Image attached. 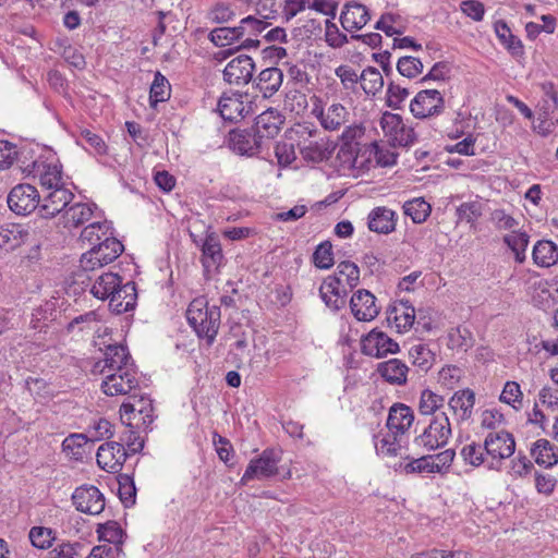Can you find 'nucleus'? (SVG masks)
I'll list each match as a JSON object with an SVG mask.
<instances>
[{
    "label": "nucleus",
    "mask_w": 558,
    "mask_h": 558,
    "mask_svg": "<svg viewBox=\"0 0 558 558\" xmlns=\"http://www.w3.org/2000/svg\"><path fill=\"white\" fill-rule=\"evenodd\" d=\"M281 123V117L276 110H266L257 116L246 132V157L257 156L268 160L271 140L278 134Z\"/></svg>",
    "instance_id": "1"
},
{
    "label": "nucleus",
    "mask_w": 558,
    "mask_h": 558,
    "mask_svg": "<svg viewBox=\"0 0 558 558\" xmlns=\"http://www.w3.org/2000/svg\"><path fill=\"white\" fill-rule=\"evenodd\" d=\"M220 310L218 306L208 307L205 298L194 299L187 310L186 319L199 338H204L207 344H211L218 333L220 325Z\"/></svg>",
    "instance_id": "2"
},
{
    "label": "nucleus",
    "mask_w": 558,
    "mask_h": 558,
    "mask_svg": "<svg viewBox=\"0 0 558 558\" xmlns=\"http://www.w3.org/2000/svg\"><path fill=\"white\" fill-rule=\"evenodd\" d=\"M296 134L300 153L305 161L319 163L331 157L335 149L332 142L327 137H317L319 132L313 124H300Z\"/></svg>",
    "instance_id": "3"
},
{
    "label": "nucleus",
    "mask_w": 558,
    "mask_h": 558,
    "mask_svg": "<svg viewBox=\"0 0 558 558\" xmlns=\"http://www.w3.org/2000/svg\"><path fill=\"white\" fill-rule=\"evenodd\" d=\"M452 435L451 424L445 412L435 415L424 430L414 438V446L423 451H435L445 447Z\"/></svg>",
    "instance_id": "4"
},
{
    "label": "nucleus",
    "mask_w": 558,
    "mask_h": 558,
    "mask_svg": "<svg viewBox=\"0 0 558 558\" xmlns=\"http://www.w3.org/2000/svg\"><path fill=\"white\" fill-rule=\"evenodd\" d=\"M123 248L119 240L108 234L102 241L82 255L80 260L81 268L85 272L101 268L118 258Z\"/></svg>",
    "instance_id": "5"
},
{
    "label": "nucleus",
    "mask_w": 558,
    "mask_h": 558,
    "mask_svg": "<svg viewBox=\"0 0 558 558\" xmlns=\"http://www.w3.org/2000/svg\"><path fill=\"white\" fill-rule=\"evenodd\" d=\"M135 368L126 347L122 344H108L105 348L104 356L95 363L93 373H98L106 378V375L118 374Z\"/></svg>",
    "instance_id": "6"
},
{
    "label": "nucleus",
    "mask_w": 558,
    "mask_h": 558,
    "mask_svg": "<svg viewBox=\"0 0 558 558\" xmlns=\"http://www.w3.org/2000/svg\"><path fill=\"white\" fill-rule=\"evenodd\" d=\"M379 125L389 145L392 147H407L412 145L416 135L412 128L405 125L401 116L391 112H384Z\"/></svg>",
    "instance_id": "7"
},
{
    "label": "nucleus",
    "mask_w": 558,
    "mask_h": 558,
    "mask_svg": "<svg viewBox=\"0 0 558 558\" xmlns=\"http://www.w3.org/2000/svg\"><path fill=\"white\" fill-rule=\"evenodd\" d=\"M312 114L318 119L320 125L327 131H338L349 121L350 116L347 108L339 102H333L325 109L318 97H314Z\"/></svg>",
    "instance_id": "8"
},
{
    "label": "nucleus",
    "mask_w": 558,
    "mask_h": 558,
    "mask_svg": "<svg viewBox=\"0 0 558 558\" xmlns=\"http://www.w3.org/2000/svg\"><path fill=\"white\" fill-rule=\"evenodd\" d=\"M40 195L31 184H19L8 195L9 208L16 215L25 216L38 207Z\"/></svg>",
    "instance_id": "9"
},
{
    "label": "nucleus",
    "mask_w": 558,
    "mask_h": 558,
    "mask_svg": "<svg viewBox=\"0 0 558 558\" xmlns=\"http://www.w3.org/2000/svg\"><path fill=\"white\" fill-rule=\"evenodd\" d=\"M444 108V97L437 89H424L418 92L410 104L412 114L418 119L438 116Z\"/></svg>",
    "instance_id": "10"
},
{
    "label": "nucleus",
    "mask_w": 558,
    "mask_h": 558,
    "mask_svg": "<svg viewBox=\"0 0 558 558\" xmlns=\"http://www.w3.org/2000/svg\"><path fill=\"white\" fill-rule=\"evenodd\" d=\"M361 350L365 355L380 359L387 354L398 353L400 348L399 344L385 332L373 329L362 338Z\"/></svg>",
    "instance_id": "11"
},
{
    "label": "nucleus",
    "mask_w": 558,
    "mask_h": 558,
    "mask_svg": "<svg viewBox=\"0 0 558 558\" xmlns=\"http://www.w3.org/2000/svg\"><path fill=\"white\" fill-rule=\"evenodd\" d=\"M72 501L77 511L92 515L99 514L105 509V497L94 485L77 487L72 494Z\"/></svg>",
    "instance_id": "12"
},
{
    "label": "nucleus",
    "mask_w": 558,
    "mask_h": 558,
    "mask_svg": "<svg viewBox=\"0 0 558 558\" xmlns=\"http://www.w3.org/2000/svg\"><path fill=\"white\" fill-rule=\"evenodd\" d=\"M281 460L279 451L274 449H266L263 453L250 461L246 468L247 480H264L271 477L278 473V463Z\"/></svg>",
    "instance_id": "13"
},
{
    "label": "nucleus",
    "mask_w": 558,
    "mask_h": 558,
    "mask_svg": "<svg viewBox=\"0 0 558 558\" xmlns=\"http://www.w3.org/2000/svg\"><path fill=\"white\" fill-rule=\"evenodd\" d=\"M484 449L493 460H504L513 454L515 441L508 432L489 433L485 438Z\"/></svg>",
    "instance_id": "14"
},
{
    "label": "nucleus",
    "mask_w": 558,
    "mask_h": 558,
    "mask_svg": "<svg viewBox=\"0 0 558 558\" xmlns=\"http://www.w3.org/2000/svg\"><path fill=\"white\" fill-rule=\"evenodd\" d=\"M138 380L136 369H129L118 374L106 375L101 381V389L107 396H122L130 393L136 386Z\"/></svg>",
    "instance_id": "15"
},
{
    "label": "nucleus",
    "mask_w": 558,
    "mask_h": 558,
    "mask_svg": "<svg viewBox=\"0 0 558 558\" xmlns=\"http://www.w3.org/2000/svg\"><path fill=\"white\" fill-rule=\"evenodd\" d=\"M126 458L125 449L122 444L110 441L99 446L96 454L98 465L111 473L121 470Z\"/></svg>",
    "instance_id": "16"
},
{
    "label": "nucleus",
    "mask_w": 558,
    "mask_h": 558,
    "mask_svg": "<svg viewBox=\"0 0 558 558\" xmlns=\"http://www.w3.org/2000/svg\"><path fill=\"white\" fill-rule=\"evenodd\" d=\"M319 294L328 307L338 311L345 305L348 291L340 277L328 276L319 288Z\"/></svg>",
    "instance_id": "17"
},
{
    "label": "nucleus",
    "mask_w": 558,
    "mask_h": 558,
    "mask_svg": "<svg viewBox=\"0 0 558 558\" xmlns=\"http://www.w3.org/2000/svg\"><path fill=\"white\" fill-rule=\"evenodd\" d=\"M41 197L39 213L43 217H54L70 204L73 193L63 187L44 192Z\"/></svg>",
    "instance_id": "18"
},
{
    "label": "nucleus",
    "mask_w": 558,
    "mask_h": 558,
    "mask_svg": "<svg viewBox=\"0 0 558 558\" xmlns=\"http://www.w3.org/2000/svg\"><path fill=\"white\" fill-rule=\"evenodd\" d=\"M351 312L360 322L374 319L379 310L375 303V296L368 290H357L350 300Z\"/></svg>",
    "instance_id": "19"
},
{
    "label": "nucleus",
    "mask_w": 558,
    "mask_h": 558,
    "mask_svg": "<svg viewBox=\"0 0 558 558\" xmlns=\"http://www.w3.org/2000/svg\"><path fill=\"white\" fill-rule=\"evenodd\" d=\"M137 300L136 287L133 281L120 283L109 298V307L116 314L126 313L134 310Z\"/></svg>",
    "instance_id": "20"
},
{
    "label": "nucleus",
    "mask_w": 558,
    "mask_h": 558,
    "mask_svg": "<svg viewBox=\"0 0 558 558\" xmlns=\"http://www.w3.org/2000/svg\"><path fill=\"white\" fill-rule=\"evenodd\" d=\"M414 422L413 410L403 403H395L388 414L387 427L393 435H403Z\"/></svg>",
    "instance_id": "21"
},
{
    "label": "nucleus",
    "mask_w": 558,
    "mask_h": 558,
    "mask_svg": "<svg viewBox=\"0 0 558 558\" xmlns=\"http://www.w3.org/2000/svg\"><path fill=\"white\" fill-rule=\"evenodd\" d=\"M369 19L371 16L365 5L351 2L344 4L340 15V23L345 31L353 32L364 27Z\"/></svg>",
    "instance_id": "22"
},
{
    "label": "nucleus",
    "mask_w": 558,
    "mask_h": 558,
    "mask_svg": "<svg viewBox=\"0 0 558 558\" xmlns=\"http://www.w3.org/2000/svg\"><path fill=\"white\" fill-rule=\"evenodd\" d=\"M474 405L475 393L470 388L456 391L448 400L449 409L461 422L472 417Z\"/></svg>",
    "instance_id": "23"
},
{
    "label": "nucleus",
    "mask_w": 558,
    "mask_h": 558,
    "mask_svg": "<svg viewBox=\"0 0 558 558\" xmlns=\"http://www.w3.org/2000/svg\"><path fill=\"white\" fill-rule=\"evenodd\" d=\"M377 373L390 385L404 386L408 381V365L399 359H390L377 365Z\"/></svg>",
    "instance_id": "24"
},
{
    "label": "nucleus",
    "mask_w": 558,
    "mask_h": 558,
    "mask_svg": "<svg viewBox=\"0 0 558 558\" xmlns=\"http://www.w3.org/2000/svg\"><path fill=\"white\" fill-rule=\"evenodd\" d=\"M388 322L393 323L399 332L409 330L415 320V308L408 300L396 302L388 311Z\"/></svg>",
    "instance_id": "25"
},
{
    "label": "nucleus",
    "mask_w": 558,
    "mask_h": 558,
    "mask_svg": "<svg viewBox=\"0 0 558 558\" xmlns=\"http://www.w3.org/2000/svg\"><path fill=\"white\" fill-rule=\"evenodd\" d=\"M34 168L39 177V182L44 192L49 190L63 189L62 169L57 163L34 162Z\"/></svg>",
    "instance_id": "26"
},
{
    "label": "nucleus",
    "mask_w": 558,
    "mask_h": 558,
    "mask_svg": "<svg viewBox=\"0 0 558 558\" xmlns=\"http://www.w3.org/2000/svg\"><path fill=\"white\" fill-rule=\"evenodd\" d=\"M396 213L387 207H376L368 214V228L376 233H391L396 229Z\"/></svg>",
    "instance_id": "27"
},
{
    "label": "nucleus",
    "mask_w": 558,
    "mask_h": 558,
    "mask_svg": "<svg viewBox=\"0 0 558 558\" xmlns=\"http://www.w3.org/2000/svg\"><path fill=\"white\" fill-rule=\"evenodd\" d=\"M282 83V73L277 68H268L263 70L257 78L252 83V87L257 89L263 98L272 96Z\"/></svg>",
    "instance_id": "28"
},
{
    "label": "nucleus",
    "mask_w": 558,
    "mask_h": 558,
    "mask_svg": "<svg viewBox=\"0 0 558 558\" xmlns=\"http://www.w3.org/2000/svg\"><path fill=\"white\" fill-rule=\"evenodd\" d=\"M28 236L27 230L19 223L0 227V250L10 252L22 245Z\"/></svg>",
    "instance_id": "29"
},
{
    "label": "nucleus",
    "mask_w": 558,
    "mask_h": 558,
    "mask_svg": "<svg viewBox=\"0 0 558 558\" xmlns=\"http://www.w3.org/2000/svg\"><path fill=\"white\" fill-rule=\"evenodd\" d=\"M219 112L225 121L238 122L241 121L244 111L242 101V93L235 90L232 96H223L219 100Z\"/></svg>",
    "instance_id": "30"
},
{
    "label": "nucleus",
    "mask_w": 558,
    "mask_h": 558,
    "mask_svg": "<svg viewBox=\"0 0 558 558\" xmlns=\"http://www.w3.org/2000/svg\"><path fill=\"white\" fill-rule=\"evenodd\" d=\"M122 278L113 272H102L97 276L90 287V293L99 300H109L116 288L120 287Z\"/></svg>",
    "instance_id": "31"
},
{
    "label": "nucleus",
    "mask_w": 558,
    "mask_h": 558,
    "mask_svg": "<svg viewBox=\"0 0 558 558\" xmlns=\"http://www.w3.org/2000/svg\"><path fill=\"white\" fill-rule=\"evenodd\" d=\"M531 454L541 466L551 468L558 463V448L545 438L533 444Z\"/></svg>",
    "instance_id": "32"
},
{
    "label": "nucleus",
    "mask_w": 558,
    "mask_h": 558,
    "mask_svg": "<svg viewBox=\"0 0 558 558\" xmlns=\"http://www.w3.org/2000/svg\"><path fill=\"white\" fill-rule=\"evenodd\" d=\"M202 263L207 271L217 268L222 259L219 240L214 234H207L202 243Z\"/></svg>",
    "instance_id": "33"
},
{
    "label": "nucleus",
    "mask_w": 558,
    "mask_h": 558,
    "mask_svg": "<svg viewBox=\"0 0 558 558\" xmlns=\"http://www.w3.org/2000/svg\"><path fill=\"white\" fill-rule=\"evenodd\" d=\"M532 256L537 266L550 267L558 262V246L549 240H541L534 245Z\"/></svg>",
    "instance_id": "34"
},
{
    "label": "nucleus",
    "mask_w": 558,
    "mask_h": 558,
    "mask_svg": "<svg viewBox=\"0 0 558 558\" xmlns=\"http://www.w3.org/2000/svg\"><path fill=\"white\" fill-rule=\"evenodd\" d=\"M445 405V397L433 391L429 388H425L421 391L417 410L421 415L435 416L438 414Z\"/></svg>",
    "instance_id": "35"
},
{
    "label": "nucleus",
    "mask_w": 558,
    "mask_h": 558,
    "mask_svg": "<svg viewBox=\"0 0 558 558\" xmlns=\"http://www.w3.org/2000/svg\"><path fill=\"white\" fill-rule=\"evenodd\" d=\"M494 28L499 40L506 46L512 56L521 57L523 54L522 41L511 33L508 24L505 21H497L494 25Z\"/></svg>",
    "instance_id": "36"
},
{
    "label": "nucleus",
    "mask_w": 558,
    "mask_h": 558,
    "mask_svg": "<svg viewBox=\"0 0 558 558\" xmlns=\"http://www.w3.org/2000/svg\"><path fill=\"white\" fill-rule=\"evenodd\" d=\"M88 439L84 434H71L62 441L63 452L76 461H82L86 454Z\"/></svg>",
    "instance_id": "37"
},
{
    "label": "nucleus",
    "mask_w": 558,
    "mask_h": 558,
    "mask_svg": "<svg viewBox=\"0 0 558 558\" xmlns=\"http://www.w3.org/2000/svg\"><path fill=\"white\" fill-rule=\"evenodd\" d=\"M405 216H409L414 223L424 222L430 215L432 206L423 197L408 201L402 206Z\"/></svg>",
    "instance_id": "38"
},
{
    "label": "nucleus",
    "mask_w": 558,
    "mask_h": 558,
    "mask_svg": "<svg viewBox=\"0 0 558 558\" xmlns=\"http://www.w3.org/2000/svg\"><path fill=\"white\" fill-rule=\"evenodd\" d=\"M170 95L171 86L169 81L160 72H156L149 92L150 106L156 107L158 102L167 101Z\"/></svg>",
    "instance_id": "39"
},
{
    "label": "nucleus",
    "mask_w": 558,
    "mask_h": 558,
    "mask_svg": "<svg viewBox=\"0 0 558 558\" xmlns=\"http://www.w3.org/2000/svg\"><path fill=\"white\" fill-rule=\"evenodd\" d=\"M93 216V206L85 203H77L68 208L64 213L66 227H78L87 222Z\"/></svg>",
    "instance_id": "40"
},
{
    "label": "nucleus",
    "mask_w": 558,
    "mask_h": 558,
    "mask_svg": "<svg viewBox=\"0 0 558 558\" xmlns=\"http://www.w3.org/2000/svg\"><path fill=\"white\" fill-rule=\"evenodd\" d=\"M530 236L526 232L514 231L504 236L505 244L514 253L515 260L523 263L525 260V251L529 245Z\"/></svg>",
    "instance_id": "41"
},
{
    "label": "nucleus",
    "mask_w": 558,
    "mask_h": 558,
    "mask_svg": "<svg viewBox=\"0 0 558 558\" xmlns=\"http://www.w3.org/2000/svg\"><path fill=\"white\" fill-rule=\"evenodd\" d=\"M360 83L367 95H376L384 86V78L376 68L368 66L360 74Z\"/></svg>",
    "instance_id": "42"
},
{
    "label": "nucleus",
    "mask_w": 558,
    "mask_h": 558,
    "mask_svg": "<svg viewBox=\"0 0 558 558\" xmlns=\"http://www.w3.org/2000/svg\"><path fill=\"white\" fill-rule=\"evenodd\" d=\"M409 356L414 366L427 372L434 364L435 355L426 344H414L409 350Z\"/></svg>",
    "instance_id": "43"
},
{
    "label": "nucleus",
    "mask_w": 558,
    "mask_h": 558,
    "mask_svg": "<svg viewBox=\"0 0 558 558\" xmlns=\"http://www.w3.org/2000/svg\"><path fill=\"white\" fill-rule=\"evenodd\" d=\"M100 319L98 314L94 311L87 312L80 316L74 317L68 325V330L73 332L75 329L78 331H99Z\"/></svg>",
    "instance_id": "44"
},
{
    "label": "nucleus",
    "mask_w": 558,
    "mask_h": 558,
    "mask_svg": "<svg viewBox=\"0 0 558 558\" xmlns=\"http://www.w3.org/2000/svg\"><path fill=\"white\" fill-rule=\"evenodd\" d=\"M108 234H111V232L106 221L93 222L83 229L81 233V240L83 242H87L93 247L102 241Z\"/></svg>",
    "instance_id": "45"
},
{
    "label": "nucleus",
    "mask_w": 558,
    "mask_h": 558,
    "mask_svg": "<svg viewBox=\"0 0 558 558\" xmlns=\"http://www.w3.org/2000/svg\"><path fill=\"white\" fill-rule=\"evenodd\" d=\"M32 545L39 549L51 547L56 539V533L50 527L33 526L28 534Z\"/></svg>",
    "instance_id": "46"
},
{
    "label": "nucleus",
    "mask_w": 558,
    "mask_h": 558,
    "mask_svg": "<svg viewBox=\"0 0 558 558\" xmlns=\"http://www.w3.org/2000/svg\"><path fill=\"white\" fill-rule=\"evenodd\" d=\"M489 220L498 231H511L512 233L520 226V221L505 209L493 210Z\"/></svg>",
    "instance_id": "47"
},
{
    "label": "nucleus",
    "mask_w": 558,
    "mask_h": 558,
    "mask_svg": "<svg viewBox=\"0 0 558 558\" xmlns=\"http://www.w3.org/2000/svg\"><path fill=\"white\" fill-rule=\"evenodd\" d=\"M333 276H338L342 279V283L345 282L350 289L356 287L360 282V269L356 264L344 260L337 266V272Z\"/></svg>",
    "instance_id": "48"
},
{
    "label": "nucleus",
    "mask_w": 558,
    "mask_h": 558,
    "mask_svg": "<svg viewBox=\"0 0 558 558\" xmlns=\"http://www.w3.org/2000/svg\"><path fill=\"white\" fill-rule=\"evenodd\" d=\"M401 16L395 13H385L376 22L375 28L383 31L387 36L401 35L403 29L400 26Z\"/></svg>",
    "instance_id": "49"
},
{
    "label": "nucleus",
    "mask_w": 558,
    "mask_h": 558,
    "mask_svg": "<svg viewBox=\"0 0 558 558\" xmlns=\"http://www.w3.org/2000/svg\"><path fill=\"white\" fill-rule=\"evenodd\" d=\"M463 371L456 365H447L439 371L438 383L446 389H453L460 383Z\"/></svg>",
    "instance_id": "50"
},
{
    "label": "nucleus",
    "mask_w": 558,
    "mask_h": 558,
    "mask_svg": "<svg viewBox=\"0 0 558 558\" xmlns=\"http://www.w3.org/2000/svg\"><path fill=\"white\" fill-rule=\"evenodd\" d=\"M423 63L420 59L414 57H401L397 63L398 72L408 78L416 77L423 71Z\"/></svg>",
    "instance_id": "51"
},
{
    "label": "nucleus",
    "mask_w": 558,
    "mask_h": 558,
    "mask_svg": "<svg viewBox=\"0 0 558 558\" xmlns=\"http://www.w3.org/2000/svg\"><path fill=\"white\" fill-rule=\"evenodd\" d=\"M99 536L101 539L114 544L121 545L123 543L124 532L116 521H108L98 529Z\"/></svg>",
    "instance_id": "52"
},
{
    "label": "nucleus",
    "mask_w": 558,
    "mask_h": 558,
    "mask_svg": "<svg viewBox=\"0 0 558 558\" xmlns=\"http://www.w3.org/2000/svg\"><path fill=\"white\" fill-rule=\"evenodd\" d=\"M239 28L218 27L210 32V40L219 47L231 45L235 39L241 36Z\"/></svg>",
    "instance_id": "53"
},
{
    "label": "nucleus",
    "mask_w": 558,
    "mask_h": 558,
    "mask_svg": "<svg viewBox=\"0 0 558 558\" xmlns=\"http://www.w3.org/2000/svg\"><path fill=\"white\" fill-rule=\"evenodd\" d=\"M243 63L244 58L242 54H239L227 64L223 70V76L229 84L240 85L244 75Z\"/></svg>",
    "instance_id": "54"
},
{
    "label": "nucleus",
    "mask_w": 558,
    "mask_h": 558,
    "mask_svg": "<svg viewBox=\"0 0 558 558\" xmlns=\"http://www.w3.org/2000/svg\"><path fill=\"white\" fill-rule=\"evenodd\" d=\"M523 393L515 381H507L500 395V401L518 409L522 404Z\"/></svg>",
    "instance_id": "55"
},
{
    "label": "nucleus",
    "mask_w": 558,
    "mask_h": 558,
    "mask_svg": "<svg viewBox=\"0 0 558 558\" xmlns=\"http://www.w3.org/2000/svg\"><path fill=\"white\" fill-rule=\"evenodd\" d=\"M313 259L316 267L322 269L330 268L333 265L331 243L328 241L320 243L313 254Z\"/></svg>",
    "instance_id": "56"
},
{
    "label": "nucleus",
    "mask_w": 558,
    "mask_h": 558,
    "mask_svg": "<svg viewBox=\"0 0 558 558\" xmlns=\"http://www.w3.org/2000/svg\"><path fill=\"white\" fill-rule=\"evenodd\" d=\"M484 452V446H481L476 442H471L461 449L460 454L465 463H469L472 466H480L485 461Z\"/></svg>",
    "instance_id": "57"
},
{
    "label": "nucleus",
    "mask_w": 558,
    "mask_h": 558,
    "mask_svg": "<svg viewBox=\"0 0 558 558\" xmlns=\"http://www.w3.org/2000/svg\"><path fill=\"white\" fill-rule=\"evenodd\" d=\"M537 117L558 121V97L554 92L547 93L539 105Z\"/></svg>",
    "instance_id": "58"
},
{
    "label": "nucleus",
    "mask_w": 558,
    "mask_h": 558,
    "mask_svg": "<svg viewBox=\"0 0 558 558\" xmlns=\"http://www.w3.org/2000/svg\"><path fill=\"white\" fill-rule=\"evenodd\" d=\"M457 215L460 220L474 225L475 221L482 216V204L478 202L462 203L457 208Z\"/></svg>",
    "instance_id": "59"
},
{
    "label": "nucleus",
    "mask_w": 558,
    "mask_h": 558,
    "mask_svg": "<svg viewBox=\"0 0 558 558\" xmlns=\"http://www.w3.org/2000/svg\"><path fill=\"white\" fill-rule=\"evenodd\" d=\"M325 39L326 43L332 48H340L349 43L347 35L341 33L338 26L330 20L326 21Z\"/></svg>",
    "instance_id": "60"
},
{
    "label": "nucleus",
    "mask_w": 558,
    "mask_h": 558,
    "mask_svg": "<svg viewBox=\"0 0 558 558\" xmlns=\"http://www.w3.org/2000/svg\"><path fill=\"white\" fill-rule=\"evenodd\" d=\"M404 470L407 473H436L434 460L430 454L412 460L404 466Z\"/></svg>",
    "instance_id": "61"
},
{
    "label": "nucleus",
    "mask_w": 558,
    "mask_h": 558,
    "mask_svg": "<svg viewBox=\"0 0 558 558\" xmlns=\"http://www.w3.org/2000/svg\"><path fill=\"white\" fill-rule=\"evenodd\" d=\"M409 96L407 88L390 83L387 88V105L392 109H399Z\"/></svg>",
    "instance_id": "62"
},
{
    "label": "nucleus",
    "mask_w": 558,
    "mask_h": 558,
    "mask_svg": "<svg viewBox=\"0 0 558 558\" xmlns=\"http://www.w3.org/2000/svg\"><path fill=\"white\" fill-rule=\"evenodd\" d=\"M461 11L475 22H481L484 19L485 7L478 0H464L460 3Z\"/></svg>",
    "instance_id": "63"
},
{
    "label": "nucleus",
    "mask_w": 558,
    "mask_h": 558,
    "mask_svg": "<svg viewBox=\"0 0 558 558\" xmlns=\"http://www.w3.org/2000/svg\"><path fill=\"white\" fill-rule=\"evenodd\" d=\"M80 544L61 543L48 553V558H76Z\"/></svg>",
    "instance_id": "64"
}]
</instances>
